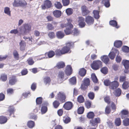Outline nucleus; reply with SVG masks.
Returning <instances> with one entry per match:
<instances>
[{"label":"nucleus","mask_w":129,"mask_h":129,"mask_svg":"<svg viewBox=\"0 0 129 129\" xmlns=\"http://www.w3.org/2000/svg\"><path fill=\"white\" fill-rule=\"evenodd\" d=\"M68 23L67 24L64 23L61 24L60 25L61 27L62 28L67 27L66 29L64 30V31L66 35L70 34L71 33V29L73 28V26L71 23V20H68Z\"/></svg>","instance_id":"f257e3e1"},{"label":"nucleus","mask_w":129,"mask_h":129,"mask_svg":"<svg viewBox=\"0 0 129 129\" xmlns=\"http://www.w3.org/2000/svg\"><path fill=\"white\" fill-rule=\"evenodd\" d=\"M26 2L24 0H14L12 3L14 7H24L27 5Z\"/></svg>","instance_id":"f03ea898"},{"label":"nucleus","mask_w":129,"mask_h":129,"mask_svg":"<svg viewBox=\"0 0 129 129\" xmlns=\"http://www.w3.org/2000/svg\"><path fill=\"white\" fill-rule=\"evenodd\" d=\"M102 66V62L99 60L93 61L91 65V68L94 70H98Z\"/></svg>","instance_id":"7ed1b4c3"},{"label":"nucleus","mask_w":129,"mask_h":129,"mask_svg":"<svg viewBox=\"0 0 129 129\" xmlns=\"http://www.w3.org/2000/svg\"><path fill=\"white\" fill-rule=\"evenodd\" d=\"M56 99L62 103L65 102L66 96L64 93L62 92H60L56 97Z\"/></svg>","instance_id":"20e7f679"},{"label":"nucleus","mask_w":129,"mask_h":129,"mask_svg":"<svg viewBox=\"0 0 129 129\" xmlns=\"http://www.w3.org/2000/svg\"><path fill=\"white\" fill-rule=\"evenodd\" d=\"M24 28L22 33L23 35H25L30 31L31 26L29 24H25L24 26Z\"/></svg>","instance_id":"39448f33"},{"label":"nucleus","mask_w":129,"mask_h":129,"mask_svg":"<svg viewBox=\"0 0 129 129\" xmlns=\"http://www.w3.org/2000/svg\"><path fill=\"white\" fill-rule=\"evenodd\" d=\"M52 4L51 2L48 0H46L44 2V4L42 5V8L45 9L46 8H49L51 6Z\"/></svg>","instance_id":"423d86ee"},{"label":"nucleus","mask_w":129,"mask_h":129,"mask_svg":"<svg viewBox=\"0 0 129 129\" xmlns=\"http://www.w3.org/2000/svg\"><path fill=\"white\" fill-rule=\"evenodd\" d=\"M81 9L82 15L83 16H85L89 14L90 11L88 8L85 6H83L81 7Z\"/></svg>","instance_id":"0eeeda50"},{"label":"nucleus","mask_w":129,"mask_h":129,"mask_svg":"<svg viewBox=\"0 0 129 129\" xmlns=\"http://www.w3.org/2000/svg\"><path fill=\"white\" fill-rule=\"evenodd\" d=\"M85 20L88 25H90L93 24L94 19L92 17L88 16L86 17Z\"/></svg>","instance_id":"6e6552de"},{"label":"nucleus","mask_w":129,"mask_h":129,"mask_svg":"<svg viewBox=\"0 0 129 129\" xmlns=\"http://www.w3.org/2000/svg\"><path fill=\"white\" fill-rule=\"evenodd\" d=\"M90 81L89 79L87 78L84 80V83L81 84V88L84 90L90 84Z\"/></svg>","instance_id":"1a4fd4ad"},{"label":"nucleus","mask_w":129,"mask_h":129,"mask_svg":"<svg viewBox=\"0 0 129 129\" xmlns=\"http://www.w3.org/2000/svg\"><path fill=\"white\" fill-rule=\"evenodd\" d=\"M73 104L70 102H66L63 106V107L66 110H69L72 108Z\"/></svg>","instance_id":"9d476101"},{"label":"nucleus","mask_w":129,"mask_h":129,"mask_svg":"<svg viewBox=\"0 0 129 129\" xmlns=\"http://www.w3.org/2000/svg\"><path fill=\"white\" fill-rule=\"evenodd\" d=\"M84 19L82 17H79V18L78 23L80 27H84L85 25V23L84 21Z\"/></svg>","instance_id":"9b49d317"},{"label":"nucleus","mask_w":129,"mask_h":129,"mask_svg":"<svg viewBox=\"0 0 129 129\" xmlns=\"http://www.w3.org/2000/svg\"><path fill=\"white\" fill-rule=\"evenodd\" d=\"M19 49L20 51H24L26 46V43L24 41L21 40L19 43Z\"/></svg>","instance_id":"f8f14e48"},{"label":"nucleus","mask_w":129,"mask_h":129,"mask_svg":"<svg viewBox=\"0 0 129 129\" xmlns=\"http://www.w3.org/2000/svg\"><path fill=\"white\" fill-rule=\"evenodd\" d=\"M119 85L118 81H113L111 82L110 88L112 89H114L117 88Z\"/></svg>","instance_id":"ddd939ff"},{"label":"nucleus","mask_w":129,"mask_h":129,"mask_svg":"<svg viewBox=\"0 0 129 129\" xmlns=\"http://www.w3.org/2000/svg\"><path fill=\"white\" fill-rule=\"evenodd\" d=\"M48 103H45L44 104H43L41 105L42 107L41 110V111L42 114L45 113L47 111V108L46 107Z\"/></svg>","instance_id":"4468645a"},{"label":"nucleus","mask_w":129,"mask_h":129,"mask_svg":"<svg viewBox=\"0 0 129 129\" xmlns=\"http://www.w3.org/2000/svg\"><path fill=\"white\" fill-rule=\"evenodd\" d=\"M65 72L67 76H70L71 75L72 73V67L70 66H67L66 67Z\"/></svg>","instance_id":"2eb2a0df"},{"label":"nucleus","mask_w":129,"mask_h":129,"mask_svg":"<svg viewBox=\"0 0 129 129\" xmlns=\"http://www.w3.org/2000/svg\"><path fill=\"white\" fill-rule=\"evenodd\" d=\"M64 74L63 72L60 71L58 74V80L62 81L63 79Z\"/></svg>","instance_id":"dca6fc26"},{"label":"nucleus","mask_w":129,"mask_h":129,"mask_svg":"<svg viewBox=\"0 0 129 129\" xmlns=\"http://www.w3.org/2000/svg\"><path fill=\"white\" fill-rule=\"evenodd\" d=\"M122 63L126 69L127 70L129 69V60H123L122 61Z\"/></svg>","instance_id":"f3484780"},{"label":"nucleus","mask_w":129,"mask_h":129,"mask_svg":"<svg viewBox=\"0 0 129 129\" xmlns=\"http://www.w3.org/2000/svg\"><path fill=\"white\" fill-rule=\"evenodd\" d=\"M56 36L58 39H61L63 38L64 36V33L61 31L57 32L56 34Z\"/></svg>","instance_id":"a211bd4d"},{"label":"nucleus","mask_w":129,"mask_h":129,"mask_svg":"<svg viewBox=\"0 0 129 129\" xmlns=\"http://www.w3.org/2000/svg\"><path fill=\"white\" fill-rule=\"evenodd\" d=\"M17 81V80L16 77L12 76L10 78L9 80V83L11 85L14 84Z\"/></svg>","instance_id":"6ab92c4d"},{"label":"nucleus","mask_w":129,"mask_h":129,"mask_svg":"<svg viewBox=\"0 0 129 129\" xmlns=\"http://www.w3.org/2000/svg\"><path fill=\"white\" fill-rule=\"evenodd\" d=\"M102 60L106 64L109 61V59L108 56L106 55H104L101 57Z\"/></svg>","instance_id":"aec40b11"},{"label":"nucleus","mask_w":129,"mask_h":129,"mask_svg":"<svg viewBox=\"0 0 129 129\" xmlns=\"http://www.w3.org/2000/svg\"><path fill=\"white\" fill-rule=\"evenodd\" d=\"M86 72V70L84 68H82L80 69L79 74L82 77L84 76Z\"/></svg>","instance_id":"412c9836"},{"label":"nucleus","mask_w":129,"mask_h":129,"mask_svg":"<svg viewBox=\"0 0 129 129\" xmlns=\"http://www.w3.org/2000/svg\"><path fill=\"white\" fill-rule=\"evenodd\" d=\"M53 14L55 17L58 18L61 15V12L60 11L56 10L53 12Z\"/></svg>","instance_id":"4be33fe9"},{"label":"nucleus","mask_w":129,"mask_h":129,"mask_svg":"<svg viewBox=\"0 0 129 129\" xmlns=\"http://www.w3.org/2000/svg\"><path fill=\"white\" fill-rule=\"evenodd\" d=\"M122 44V42L120 40L116 41L114 43V46L117 48L120 47Z\"/></svg>","instance_id":"5701e85b"},{"label":"nucleus","mask_w":129,"mask_h":129,"mask_svg":"<svg viewBox=\"0 0 129 129\" xmlns=\"http://www.w3.org/2000/svg\"><path fill=\"white\" fill-rule=\"evenodd\" d=\"M4 13L7 15L9 16H11V11L10 8L8 7H6L4 8Z\"/></svg>","instance_id":"b1692460"},{"label":"nucleus","mask_w":129,"mask_h":129,"mask_svg":"<svg viewBox=\"0 0 129 129\" xmlns=\"http://www.w3.org/2000/svg\"><path fill=\"white\" fill-rule=\"evenodd\" d=\"M44 83L46 85L47 84H49L51 81V79L49 77L46 76L45 77L44 79Z\"/></svg>","instance_id":"393cba45"},{"label":"nucleus","mask_w":129,"mask_h":129,"mask_svg":"<svg viewBox=\"0 0 129 129\" xmlns=\"http://www.w3.org/2000/svg\"><path fill=\"white\" fill-rule=\"evenodd\" d=\"M7 117L3 116H0V123L4 124L7 122Z\"/></svg>","instance_id":"a878e982"},{"label":"nucleus","mask_w":129,"mask_h":129,"mask_svg":"<svg viewBox=\"0 0 129 129\" xmlns=\"http://www.w3.org/2000/svg\"><path fill=\"white\" fill-rule=\"evenodd\" d=\"M93 13L94 18L96 19H98L99 18L100 16L99 15V11L96 10L93 11Z\"/></svg>","instance_id":"bb28decb"},{"label":"nucleus","mask_w":129,"mask_h":129,"mask_svg":"<svg viewBox=\"0 0 129 129\" xmlns=\"http://www.w3.org/2000/svg\"><path fill=\"white\" fill-rule=\"evenodd\" d=\"M61 50L63 54L68 52L70 50L69 48L67 47L66 46H65L62 48Z\"/></svg>","instance_id":"cd10ccee"},{"label":"nucleus","mask_w":129,"mask_h":129,"mask_svg":"<svg viewBox=\"0 0 129 129\" xmlns=\"http://www.w3.org/2000/svg\"><path fill=\"white\" fill-rule=\"evenodd\" d=\"M35 125L34 122L31 120L29 121L27 123V125L29 128H32Z\"/></svg>","instance_id":"c85d7f7f"},{"label":"nucleus","mask_w":129,"mask_h":129,"mask_svg":"<svg viewBox=\"0 0 129 129\" xmlns=\"http://www.w3.org/2000/svg\"><path fill=\"white\" fill-rule=\"evenodd\" d=\"M114 123L115 125L117 126H120L121 123V121L120 118H117L115 120Z\"/></svg>","instance_id":"c756f323"},{"label":"nucleus","mask_w":129,"mask_h":129,"mask_svg":"<svg viewBox=\"0 0 129 129\" xmlns=\"http://www.w3.org/2000/svg\"><path fill=\"white\" fill-rule=\"evenodd\" d=\"M114 93L115 96H119L121 93V90L119 88H118L115 90Z\"/></svg>","instance_id":"7c9ffc66"},{"label":"nucleus","mask_w":129,"mask_h":129,"mask_svg":"<svg viewBox=\"0 0 129 129\" xmlns=\"http://www.w3.org/2000/svg\"><path fill=\"white\" fill-rule=\"evenodd\" d=\"M109 24L111 25L113 27H115L116 28H118V27H117V23L116 21L114 20H112L109 22Z\"/></svg>","instance_id":"2f4dec72"},{"label":"nucleus","mask_w":129,"mask_h":129,"mask_svg":"<svg viewBox=\"0 0 129 129\" xmlns=\"http://www.w3.org/2000/svg\"><path fill=\"white\" fill-rule=\"evenodd\" d=\"M65 66L64 63L62 61L58 62L57 64V66L58 69L62 68Z\"/></svg>","instance_id":"473e14b6"},{"label":"nucleus","mask_w":129,"mask_h":129,"mask_svg":"<svg viewBox=\"0 0 129 129\" xmlns=\"http://www.w3.org/2000/svg\"><path fill=\"white\" fill-rule=\"evenodd\" d=\"M48 36L50 39H52L55 38V34L53 32H49L48 34Z\"/></svg>","instance_id":"72a5a7b5"},{"label":"nucleus","mask_w":129,"mask_h":129,"mask_svg":"<svg viewBox=\"0 0 129 129\" xmlns=\"http://www.w3.org/2000/svg\"><path fill=\"white\" fill-rule=\"evenodd\" d=\"M91 78L92 81L94 83H97L98 81L97 78L94 73L92 74L91 75Z\"/></svg>","instance_id":"f704fd0d"},{"label":"nucleus","mask_w":129,"mask_h":129,"mask_svg":"<svg viewBox=\"0 0 129 129\" xmlns=\"http://www.w3.org/2000/svg\"><path fill=\"white\" fill-rule=\"evenodd\" d=\"M78 101L80 103H83L84 101V97L82 95H80L77 98Z\"/></svg>","instance_id":"c9c22d12"},{"label":"nucleus","mask_w":129,"mask_h":129,"mask_svg":"<svg viewBox=\"0 0 129 129\" xmlns=\"http://www.w3.org/2000/svg\"><path fill=\"white\" fill-rule=\"evenodd\" d=\"M70 83L72 85H74L76 83V79L75 77H73L69 80Z\"/></svg>","instance_id":"e433bc0d"},{"label":"nucleus","mask_w":129,"mask_h":129,"mask_svg":"<svg viewBox=\"0 0 129 129\" xmlns=\"http://www.w3.org/2000/svg\"><path fill=\"white\" fill-rule=\"evenodd\" d=\"M80 33L79 31L77 28H74L72 31V34L74 36H77L79 35Z\"/></svg>","instance_id":"4c0bfd02"},{"label":"nucleus","mask_w":129,"mask_h":129,"mask_svg":"<svg viewBox=\"0 0 129 129\" xmlns=\"http://www.w3.org/2000/svg\"><path fill=\"white\" fill-rule=\"evenodd\" d=\"M27 61L28 64L30 65H33L34 63V61L31 57L29 58L27 60Z\"/></svg>","instance_id":"58836bf2"},{"label":"nucleus","mask_w":129,"mask_h":129,"mask_svg":"<svg viewBox=\"0 0 129 129\" xmlns=\"http://www.w3.org/2000/svg\"><path fill=\"white\" fill-rule=\"evenodd\" d=\"M13 53L15 59L17 60H18L19 58V54L17 51L16 50H14Z\"/></svg>","instance_id":"ea45409f"},{"label":"nucleus","mask_w":129,"mask_h":129,"mask_svg":"<svg viewBox=\"0 0 129 129\" xmlns=\"http://www.w3.org/2000/svg\"><path fill=\"white\" fill-rule=\"evenodd\" d=\"M63 120L64 123H68L70 122L71 119L68 116L64 117H63Z\"/></svg>","instance_id":"a19ab883"},{"label":"nucleus","mask_w":129,"mask_h":129,"mask_svg":"<svg viewBox=\"0 0 129 129\" xmlns=\"http://www.w3.org/2000/svg\"><path fill=\"white\" fill-rule=\"evenodd\" d=\"M129 86V84L128 82L124 81L122 85L123 88L125 89H126Z\"/></svg>","instance_id":"79ce46f5"},{"label":"nucleus","mask_w":129,"mask_h":129,"mask_svg":"<svg viewBox=\"0 0 129 129\" xmlns=\"http://www.w3.org/2000/svg\"><path fill=\"white\" fill-rule=\"evenodd\" d=\"M111 82L110 81L109 79H106L105 80L104 82V84L106 86H110V87Z\"/></svg>","instance_id":"37998d69"},{"label":"nucleus","mask_w":129,"mask_h":129,"mask_svg":"<svg viewBox=\"0 0 129 129\" xmlns=\"http://www.w3.org/2000/svg\"><path fill=\"white\" fill-rule=\"evenodd\" d=\"M55 7L57 9H60L62 7V6L60 3L59 2H56L55 3Z\"/></svg>","instance_id":"c03bdc74"},{"label":"nucleus","mask_w":129,"mask_h":129,"mask_svg":"<svg viewBox=\"0 0 129 129\" xmlns=\"http://www.w3.org/2000/svg\"><path fill=\"white\" fill-rule=\"evenodd\" d=\"M55 54V52L52 51H50L47 53L48 56L49 58L53 57L54 55Z\"/></svg>","instance_id":"a18cd8bd"},{"label":"nucleus","mask_w":129,"mask_h":129,"mask_svg":"<svg viewBox=\"0 0 129 129\" xmlns=\"http://www.w3.org/2000/svg\"><path fill=\"white\" fill-rule=\"evenodd\" d=\"M110 0H103V2L105 6L106 7H108L110 6Z\"/></svg>","instance_id":"49530a36"},{"label":"nucleus","mask_w":129,"mask_h":129,"mask_svg":"<svg viewBox=\"0 0 129 129\" xmlns=\"http://www.w3.org/2000/svg\"><path fill=\"white\" fill-rule=\"evenodd\" d=\"M101 71L103 73L105 74H106L108 72V68L106 67L103 68Z\"/></svg>","instance_id":"de8ad7c7"},{"label":"nucleus","mask_w":129,"mask_h":129,"mask_svg":"<svg viewBox=\"0 0 129 129\" xmlns=\"http://www.w3.org/2000/svg\"><path fill=\"white\" fill-rule=\"evenodd\" d=\"M66 12L68 15H70L73 13V10L71 8H68L66 10Z\"/></svg>","instance_id":"09e8293b"},{"label":"nucleus","mask_w":129,"mask_h":129,"mask_svg":"<svg viewBox=\"0 0 129 129\" xmlns=\"http://www.w3.org/2000/svg\"><path fill=\"white\" fill-rule=\"evenodd\" d=\"M88 96L90 99L92 100L94 97V93L93 92H90L88 93Z\"/></svg>","instance_id":"8fccbe9b"},{"label":"nucleus","mask_w":129,"mask_h":129,"mask_svg":"<svg viewBox=\"0 0 129 129\" xmlns=\"http://www.w3.org/2000/svg\"><path fill=\"white\" fill-rule=\"evenodd\" d=\"M123 125L125 126L129 125V119L126 118L123 120Z\"/></svg>","instance_id":"3c124183"},{"label":"nucleus","mask_w":129,"mask_h":129,"mask_svg":"<svg viewBox=\"0 0 129 129\" xmlns=\"http://www.w3.org/2000/svg\"><path fill=\"white\" fill-rule=\"evenodd\" d=\"M84 111V108L83 107H80L78 110V112L79 114H82Z\"/></svg>","instance_id":"603ef678"},{"label":"nucleus","mask_w":129,"mask_h":129,"mask_svg":"<svg viewBox=\"0 0 129 129\" xmlns=\"http://www.w3.org/2000/svg\"><path fill=\"white\" fill-rule=\"evenodd\" d=\"M60 103L58 101L55 100L53 103V105L55 108H57L59 106Z\"/></svg>","instance_id":"864d4df0"},{"label":"nucleus","mask_w":129,"mask_h":129,"mask_svg":"<svg viewBox=\"0 0 129 129\" xmlns=\"http://www.w3.org/2000/svg\"><path fill=\"white\" fill-rule=\"evenodd\" d=\"M74 46L73 43L71 42H69L66 43V47H69L70 48V50L71 48H73Z\"/></svg>","instance_id":"5fc2aeb1"},{"label":"nucleus","mask_w":129,"mask_h":129,"mask_svg":"<svg viewBox=\"0 0 129 129\" xmlns=\"http://www.w3.org/2000/svg\"><path fill=\"white\" fill-rule=\"evenodd\" d=\"M87 116L89 118H92L94 116V114L93 112H90L88 113Z\"/></svg>","instance_id":"6e6d98bb"},{"label":"nucleus","mask_w":129,"mask_h":129,"mask_svg":"<svg viewBox=\"0 0 129 129\" xmlns=\"http://www.w3.org/2000/svg\"><path fill=\"white\" fill-rule=\"evenodd\" d=\"M42 99L41 97H39L37 98L36 99V103L37 104L40 105L41 104L42 102Z\"/></svg>","instance_id":"4d7b16f0"},{"label":"nucleus","mask_w":129,"mask_h":129,"mask_svg":"<svg viewBox=\"0 0 129 129\" xmlns=\"http://www.w3.org/2000/svg\"><path fill=\"white\" fill-rule=\"evenodd\" d=\"M116 54L114 52H111L109 54L110 58L111 59H113L114 58Z\"/></svg>","instance_id":"13d9d810"},{"label":"nucleus","mask_w":129,"mask_h":129,"mask_svg":"<svg viewBox=\"0 0 129 129\" xmlns=\"http://www.w3.org/2000/svg\"><path fill=\"white\" fill-rule=\"evenodd\" d=\"M7 79V76L5 74H2L1 77V79L3 81H5Z\"/></svg>","instance_id":"bf43d9fd"},{"label":"nucleus","mask_w":129,"mask_h":129,"mask_svg":"<svg viewBox=\"0 0 129 129\" xmlns=\"http://www.w3.org/2000/svg\"><path fill=\"white\" fill-rule=\"evenodd\" d=\"M90 124L93 126H97L98 125V124L93 119H92L90 120Z\"/></svg>","instance_id":"052dcab7"},{"label":"nucleus","mask_w":129,"mask_h":129,"mask_svg":"<svg viewBox=\"0 0 129 129\" xmlns=\"http://www.w3.org/2000/svg\"><path fill=\"white\" fill-rule=\"evenodd\" d=\"M62 1L64 6H67L69 4V0H62Z\"/></svg>","instance_id":"680f3d73"},{"label":"nucleus","mask_w":129,"mask_h":129,"mask_svg":"<svg viewBox=\"0 0 129 129\" xmlns=\"http://www.w3.org/2000/svg\"><path fill=\"white\" fill-rule=\"evenodd\" d=\"M122 50L125 52H129V48L127 46H124L122 47Z\"/></svg>","instance_id":"e2e57ef3"},{"label":"nucleus","mask_w":129,"mask_h":129,"mask_svg":"<svg viewBox=\"0 0 129 129\" xmlns=\"http://www.w3.org/2000/svg\"><path fill=\"white\" fill-rule=\"evenodd\" d=\"M91 102L89 101H87L85 102V105L87 108H89L91 106Z\"/></svg>","instance_id":"0e129e2a"},{"label":"nucleus","mask_w":129,"mask_h":129,"mask_svg":"<svg viewBox=\"0 0 129 129\" xmlns=\"http://www.w3.org/2000/svg\"><path fill=\"white\" fill-rule=\"evenodd\" d=\"M47 27L49 30H52L54 29V27L50 23L48 24Z\"/></svg>","instance_id":"69168bd1"},{"label":"nucleus","mask_w":129,"mask_h":129,"mask_svg":"<svg viewBox=\"0 0 129 129\" xmlns=\"http://www.w3.org/2000/svg\"><path fill=\"white\" fill-rule=\"evenodd\" d=\"M111 111L110 107L109 106L106 107L105 109V112L106 114H109Z\"/></svg>","instance_id":"338daca9"},{"label":"nucleus","mask_w":129,"mask_h":129,"mask_svg":"<svg viewBox=\"0 0 129 129\" xmlns=\"http://www.w3.org/2000/svg\"><path fill=\"white\" fill-rule=\"evenodd\" d=\"M56 54L58 55H61L62 54H63L61 50H56Z\"/></svg>","instance_id":"774afa93"}]
</instances>
